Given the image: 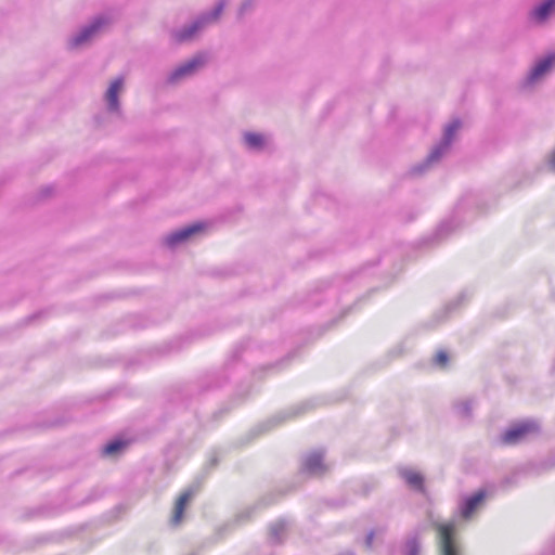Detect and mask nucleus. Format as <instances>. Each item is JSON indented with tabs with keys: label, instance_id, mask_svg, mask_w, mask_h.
I'll return each instance as SVG.
<instances>
[{
	"label": "nucleus",
	"instance_id": "nucleus-1",
	"mask_svg": "<svg viewBox=\"0 0 555 555\" xmlns=\"http://www.w3.org/2000/svg\"><path fill=\"white\" fill-rule=\"evenodd\" d=\"M440 555H460L456 540V525L454 521L435 522Z\"/></svg>",
	"mask_w": 555,
	"mask_h": 555
},
{
	"label": "nucleus",
	"instance_id": "nucleus-2",
	"mask_svg": "<svg viewBox=\"0 0 555 555\" xmlns=\"http://www.w3.org/2000/svg\"><path fill=\"white\" fill-rule=\"evenodd\" d=\"M539 426L534 421H525L511 426L501 437L505 446H514L538 434Z\"/></svg>",
	"mask_w": 555,
	"mask_h": 555
},
{
	"label": "nucleus",
	"instance_id": "nucleus-3",
	"mask_svg": "<svg viewBox=\"0 0 555 555\" xmlns=\"http://www.w3.org/2000/svg\"><path fill=\"white\" fill-rule=\"evenodd\" d=\"M222 9H223V4L220 3L216 8L215 12L212 13V15L210 17H203L199 21L195 22L190 27H188V28L177 33L175 35L176 41L177 42H182V41L191 39L194 36V34L204 26V24L206 22H208V21H216L219 17V15L221 14Z\"/></svg>",
	"mask_w": 555,
	"mask_h": 555
},
{
	"label": "nucleus",
	"instance_id": "nucleus-4",
	"mask_svg": "<svg viewBox=\"0 0 555 555\" xmlns=\"http://www.w3.org/2000/svg\"><path fill=\"white\" fill-rule=\"evenodd\" d=\"M192 496L193 492L188 490L181 493L180 496L177 499L171 516V524L173 526H178L182 521L185 507L188 503L191 501Z\"/></svg>",
	"mask_w": 555,
	"mask_h": 555
},
{
	"label": "nucleus",
	"instance_id": "nucleus-5",
	"mask_svg": "<svg viewBox=\"0 0 555 555\" xmlns=\"http://www.w3.org/2000/svg\"><path fill=\"white\" fill-rule=\"evenodd\" d=\"M204 230V225L202 223L192 224L186 227L178 232L172 233L166 238V242L169 246H175L178 243H181L193 234L198 233Z\"/></svg>",
	"mask_w": 555,
	"mask_h": 555
},
{
	"label": "nucleus",
	"instance_id": "nucleus-6",
	"mask_svg": "<svg viewBox=\"0 0 555 555\" xmlns=\"http://www.w3.org/2000/svg\"><path fill=\"white\" fill-rule=\"evenodd\" d=\"M400 475L411 488L421 492L425 491L424 477L421 473L404 468L400 472Z\"/></svg>",
	"mask_w": 555,
	"mask_h": 555
},
{
	"label": "nucleus",
	"instance_id": "nucleus-7",
	"mask_svg": "<svg viewBox=\"0 0 555 555\" xmlns=\"http://www.w3.org/2000/svg\"><path fill=\"white\" fill-rule=\"evenodd\" d=\"M555 65V54H550L539 61L530 73V80L534 81L546 74Z\"/></svg>",
	"mask_w": 555,
	"mask_h": 555
},
{
	"label": "nucleus",
	"instance_id": "nucleus-8",
	"mask_svg": "<svg viewBox=\"0 0 555 555\" xmlns=\"http://www.w3.org/2000/svg\"><path fill=\"white\" fill-rule=\"evenodd\" d=\"M485 496H486V494L483 491H478L474 495L466 499V501L462 507V511H461L462 517L465 519L470 518V516L474 514V512L477 509V507L485 500Z\"/></svg>",
	"mask_w": 555,
	"mask_h": 555
},
{
	"label": "nucleus",
	"instance_id": "nucleus-9",
	"mask_svg": "<svg viewBox=\"0 0 555 555\" xmlns=\"http://www.w3.org/2000/svg\"><path fill=\"white\" fill-rule=\"evenodd\" d=\"M203 64H204L203 57H194L193 60H191L186 64H184V65L180 66L179 68H177L172 73V75H171V80L175 81V80H178V79H180V78H182L184 76L193 74Z\"/></svg>",
	"mask_w": 555,
	"mask_h": 555
},
{
	"label": "nucleus",
	"instance_id": "nucleus-10",
	"mask_svg": "<svg viewBox=\"0 0 555 555\" xmlns=\"http://www.w3.org/2000/svg\"><path fill=\"white\" fill-rule=\"evenodd\" d=\"M461 127V124L460 121H453L451 122L447 130H446V133H444V140H443V143L441 144V146L437 150H435L430 156H429V160L430 162H434V160H437L441 154L440 150H446L448 149V146L450 145L451 143V140H452V137L454 135V133L457 131V129Z\"/></svg>",
	"mask_w": 555,
	"mask_h": 555
},
{
	"label": "nucleus",
	"instance_id": "nucleus-11",
	"mask_svg": "<svg viewBox=\"0 0 555 555\" xmlns=\"http://www.w3.org/2000/svg\"><path fill=\"white\" fill-rule=\"evenodd\" d=\"M102 24V20H96L92 25L81 30V33L72 40L73 47H78L88 41L99 30Z\"/></svg>",
	"mask_w": 555,
	"mask_h": 555
},
{
	"label": "nucleus",
	"instance_id": "nucleus-12",
	"mask_svg": "<svg viewBox=\"0 0 555 555\" xmlns=\"http://www.w3.org/2000/svg\"><path fill=\"white\" fill-rule=\"evenodd\" d=\"M122 82L124 81L121 78L115 79L111 83V86L106 92V100H107V103H108V106L111 109L118 108V93L122 88Z\"/></svg>",
	"mask_w": 555,
	"mask_h": 555
},
{
	"label": "nucleus",
	"instance_id": "nucleus-13",
	"mask_svg": "<svg viewBox=\"0 0 555 555\" xmlns=\"http://www.w3.org/2000/svg\"><path fill=\"white\" fill-rule=\"evenodd\" d=\"M554 9L555 0H546L532 12V15L537 21L543 22Z\"/></svg>",
	"mask_w": 555,
	"mask_h": 555
},
{
	"label": "nucleus",
	"instance_id": "nucleus-14",
	"mask_svg": "<svg viewBox=\"0 0 555 555\" xmlns=\"http://www.w3.org/2000/svg\"><path fill=\"white\" fill-rule=\"evenodd\" d=\"M306 468L313 474L323 472L324 467L320 455L310 456L306 462Z\"/></svg>",
	"mask_w": 555,
	"mask_h": 555
},
{
	"label": "nucleus",
	"instance_id": "nucleus-15",
	"mask_svg": "<svg viewBox=\"0 0 555 555\" xmlns=\"http://www.w3.org/2000/svg\"><path fill=\"white\" fill-rule=\"evenodd\" d=\"M126 446H127L126 442L120 441V440H115V441H112V442L107 443L104 447L103 452L106 455H114L117 452H119L120 450H122Z\"/></svg>",
	"mask_w": 555,
	"mask_h": 555
},
{
	"label": "nucleus",
	"instance_id": "nucleus-16",
	"mask_svg": "<svg viewBox=\"0 0 555 555\" xmlns=\"http://www.w3.org/2000/svg\"><path fill=\"white\" fill-rule=\"evenodd\" d=\"M245 141L250 147H261L263 145V137L259 133H246Z\"/></svg>",
	"mask_w": 555,
	"mask_h": 555
},
{
	"label": "nucleus",
	"instance_id": "nucleus-17",
	"mask_svg": "<svg viewBox=\"0 0 555 555\" xmlns=\"http://www.w3.org/2000/svg\"><path fill=\"white\" fill-rule=\"evenodd\" d=\"M434 362L440 367H446L449 362L448 352L444 350H439L435 356Z\"/></svg>",
	"mask_w": 555,
	"mask_h": 555
},
{
	"label": "nucleus",
	"instance_id": "nucleus-18",
	"mask_svg": "<svg viewBox=\"0 0 555 555\" xmlns=\"http://www.w3.org/2000/svg\"><path fill=\"white\" fill-rule=\"evenodd\" d=\"M410 548V555H417L418 554V543L413 540L409 543Z\"/></svg>",
	"mask_w": 555,
	"mask_h": 555
},
{
	"label": "nucleus",
	"instance_id": "nucleus-19",
	"mask_svg": "<svg viewBox=\"0 0 555 555\" xmlns=\"http://www.w3.org/2000/svg\"><path fill=\"white\" fill-rule=\"evenodd\" d=\"M550 165H551V167H552V168H554V169H555V151H554V153L552 154V157H551V159H550Z\"/></svg>",
	"mask_w": 555,
	"mask_h": 555
}]
</instances>
